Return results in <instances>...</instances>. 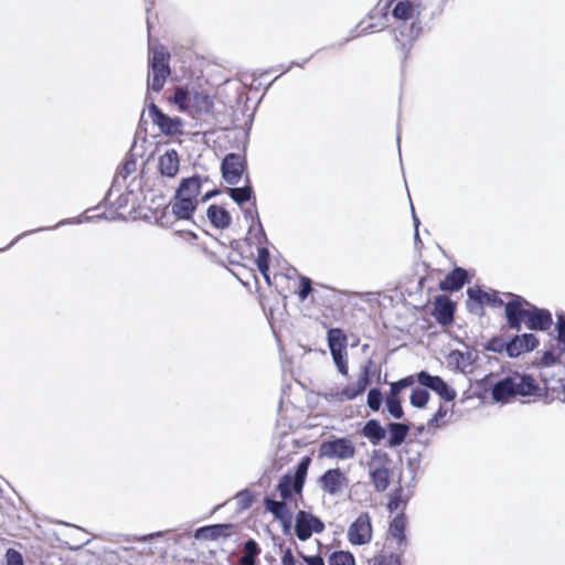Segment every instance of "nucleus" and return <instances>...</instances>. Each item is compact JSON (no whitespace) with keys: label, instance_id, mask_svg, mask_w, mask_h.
<instances>
[{"label":"nucleus","instance_id":"1","mask_svg":"<svg viewBox=\"0 0 565 565\" xmlns=\"http://www.w3.org/2000/svg\"><path fill=\"white\" fill-rule=\"evenodd\" d=\"M505 316L509 327L515 330L521 329V322L530 330H547L552 324L550 311L531 306L522 297L514 296L512 300L505 303Z\"/></svg>","mask_w":565,"mask_h":565},{"label":"nucleus","instance_id":"2","mask_svg":"<svg viewBox=\"0 0 565 565\" xmlns=\"http://www.w3.org/2000/svg\"><path fill=\"white\" fill-rule=\"evenodd\" d=\"M539 390L531 375L514 373L498 381L492 388V398L497 403H507L515 395L530 396Z\"/></svg>","mask_w":565,"mask_h":565},{"label":"nucleus","instance_id":"3","mask_svg":"<svg viewBox=\"0 0 565 565\" xmlns=\"http://www.w3.org/2000/svg\"><path fill=\"white\" fill-rule=\"evenodd\" d=\"M169 53L164 47L150 49L149 56V72H148V87L156 93H159L164 84L167 77L170 75Z\"/></svg>","mask_w":565,"mask_h":565},{"label":"nucleus","instance_id":"4","mask_svg":"<svg viewBox=\"0 0 565 565\" xmlns=\"http://www.w3.org/2000/svg\"><path fill=\"white\" fill-rule=\"evenodd\" d=\"M356 455L354 443L348 437H333L324 440L319 447V457L330 460L347 461Z\"/></svg>","mask_w":565,"mask_h":565},{"label":"nucleus","instance_id":"5","mask_svg":"<svg viewBox=\"0 0 565 565\" xmlns=\"http://www.w3.org/2000/svg\"><path fill=\"white\" fill-rule=\"evenodd\" d=\"M173 100L181 111L195 108L198 111L207 113L212 107V100L209 95L184 87H178L175 89Z\"/></svg>","mask_w":565,"mask_h":565},{"label":"nucleus","instance_id":"6","mask_svg":"<svg viewBox=\"0 0 565 565\" xmlns=\"http://www.w3.org/2000/svg\"><path fill=\"white\" fill-rule=\"evenodd\" d=\"M246 168L245 157L239 153H227L221 166L223 179L232 185L238 184Z\"/></svg>","mask_w":565,"mask_h":565},{"label":"nucleus","instance_id":"7","mask_svg":"<svg viewBox=\"0 0 565 565\" xmlns=\"http://www.w3.org/2000/svg\"><path fill=\"white\" fill-rule=\"evenodd\" d=\"M469 300L467 307L471 312L481 313L483 303L491 305L493 307H500L503 305L502 299L495 291H484L478 287H470L467 290Z\"/></svg>","mask_w":565,"mask_h":565},{"label":"nucleus","instance_id":"8","mask_svg":"<svg viewBox=\"0 0 565 565\" xmlns=\"http://www.w3.org/2000/svg\"><path fill=\"white\" fill-rule=\"evenodd\" d=\"M324 530L323 522L317 516L299 511L296 515L295 532L300 541H307L312 533H321Z\"/></svg>","mask_w":565,"mask_h":565},{"label":"nucleus","instance_id":"9","mask_svg":"<svg viewBox=\"0 0 565 565\" xmlns=\"http://www.w3.org/2000/svg\"><path fill=\"white\" fill-rule=\"evenodd\" d=\"M349 542L353 545H365L372 540V525L367 513H361L349 526Z\"/></svg>","mask_w":565,"mask_h":565},{"label":"nucleus","instance_id":"10","mask_svg":"<svg viewBox=\"0 0 565 565\" xmlns=\"http://www.w3.org/2000/svg\"><path fill=\"white\" fill-rule=\"evenodd\" d=\"M416 376L418 383L422 386L436 392L446 402H451L456 398V391L451 388L441 377L430 375L426 371L419 372Z\"/></svg>","mask_w":565,"mask_h":565},{"label":"nucleus","instance_id":"11","mask_svg":"<svg viewBox=\"0 0 565 565\" xmlns=\"http://www.w3.org/2000/svg\"><path fill=\"white\" fill-rule=\"evenodd\" d=\"M319 483L326 493L337 495L348 488L349 479L339 468H333L320 477Z\"/></svg>","mask_w":565,"mask_h":565},{"label":"nucleus","instance_id":"12","mask_svg":"<svg viewBox=\"0 0 565 565\" xmlns=\"http://www.w3.org/2000/svg\"><path fill=\"white\" fill-rule=\"evenodd\" d=\"M148 114L154 125L160 131L168 136H173L181 132L182 121L180 118H171L163 114L157 105L151 103L148 107Z\"/></svg>","mask_w":565,"mask_h":565},{"label":"nucleus","instance_id":"13","mask_svg":"<svg viewBox=\"0 0 565 565\" xmlns=\"http://www.w3.org/2000/svg\"><path fill=\"white\" fill-rule=\"evenodd\" d=\"M539 344L536 337L532 333H524L514 337L505 344V351L509 356L516 358L524 352L534 350Z\"/></svg>","mask_w":565,"mask_h":565},{"label":"nucleus","instance_id":"14","mask_svg":"<svg viewBox=\"0 0 565 565\" xmlns=\"http://www.w3.org/2000/svg\"><path fill=\"white\" fill-rule=\"evenodd\" d=\"M180 169V158L174 149L167 150L159 157L158 170L162 177L174 178Z\"/></svg>","mask_w":565,"mask_h":565},{"label":"nucleus","instance_id":"15","mask_svg":"<svg viewBox=\"0 0 565 565\" xmlns=\"http://www.w3.org/2000/svg\"><path fill=\"white\" fill-rule=\"evenodd\" d=\"M369 473L372 484L379 492L385 491L390 486V470L383 463L372 461L369 463Z\"/></svg>","mask_w":565,"mask_h":565},{"label":"nucleus","instance_id":"16","mask_svg":"<svg viewBox=\"0 0 565 565\" xmlns=\"http://www.w3.org/2000/svg\"><path fill=\"white\" fill-rule=\"evenodd\" d=\"M201 191V181L199 177L183 179L177 190L175 195L198 204V195Z\"/></svg>","mask_w":565,"mask_h":565},{"label":"nucleus","instance_id":"17","mask_svg":"<svg viewBox=\"0 0 565 565\" xmlns=\"http://www.w3.org/2000/svg\"><path fill=\"white\" fill-rule=\"evenodd\" d=\"M232 524H215L200 527L195 531V539L198 540H216L221 536H230L233 530Z\"/></svg>","mask_w":565,"mask_h":565},{"label":"nucleus","instance_id":"18","mask_svg":"<svg viewBox=\"0 0 565 565\" xmlns=\"http://www.w3.org/2000/svg\"><path fill=\"white\" fill-rule=\"evenodd\" d=\"M434 316L443 324L451 323L454 319V305L445 296H439L435 300Z\"/></svg>","mask_w":565,"mask_h":565},{"label":"nucleus","instance_id":"19","mask_svg":"<svg viewBox=\"0 0 565 565\" xmlns=\"http://www.w3.org/2000/svg\"><path fill=\"white\" fill-rule=\"evenodd\" d=\"M467 277V271L462 268H456L451 273H449L444 280L440 281V289L447 291H456L459 290Z\"/></svg>","mask_w":565,"mask_h":565},{"label":"nucleus","instance_id":"20","mask_svg":"<svg viewBox=\"0 0 565 565\" xmlns=\"http://www.w3.org/2000/svg\"><path fill=\"white\" fill-rule=\"evenodd\" d=\"M265 509L270 512L276 520L281 523H288L292 519L291 511L287 508L285 502H279L270 498L264 500Z\"/></svg>","mask_w":565,"mask_h":565},{"label":"nucleus","instance_id":"21","mask_svg":"<svg viewBox=\"0 0 565 565\" xmlns=\"http://www.w3.org/2000/svg\"><path fill=\"white\" fill-rule=\"evenodd\" d=\"M195 209L196 204L190 200L178 198V195H175L174 202L171 203V212L179 220H190Z\"/></svg>","mask_w":565,"mask_h":565},{"label":"nucleus","instance_id":"22","mask_svg":"<svg viewBox=\"0 0 565 565\" xmlns=\"http://www.w3.org/2000/svg\"><path fill=\"white\" fill-rule=\"evenodd\" d=\"M206 214L210 222L217 228H226L231 224L232 217L222 206L211 205L209 206Z\"/></svg>","mask_w":565,"mask_h":565},{"label":"nucleus","instance_id":"23","mask_svg":"<svg viewBox=\"0 0 565 565\" xmlns=\"http://www.w3.org/2000/svg\"><path fill=\"white\" fill-rule=\"evenodd\" d=\"M405 530H406V518L403 514L396 515L390 524L388 533H390L391 537L396 541L398 546L406 544Z\"/></svg>","mask_w":565,"mask_h":565},{"label":"nucleus","instance_id":"24","mask_svg":"<svg viewBox=\"0 0 565 565\" xmlns=\"http://www.w3.org/2000/svg\"><path fill=\"white\" fill-rule=\"evenodd\" d=\"M388 430H390L388 446L397 447L404 443V440L409 431V427H408V425L403 424V423H390Z\"/></svg>","mask_w":565,"mask_h":565},{"label":"nucleus","instance_id":"25","mask_svg":"<svg viewBox=\"0 0 565 565\" xmlns=\"http://www.w3.org/2000/svg\"><path fill=\"white\" fill-rule=\"evenodd\" d=\"M362 435L369 438L374 445L385 438L386 431L375 419L369 420L363 429Z\"/></svg>","mask_w":565,"mask_h":565},{"label":"nucleus","instance_id":"26","mask_svg":"<svg viewBox=\"0 0 565 565\" xmlns=\"http://www.w3.org/2000/svg\"><path fill=\"white\" fill-rule=\"evenodd\" d=\"M393 17L397 20L408 21L414 18L415 6L409 0L398 1L393 9Z\"/></svg>","mask_w":565,"mask_h":565},{"label":"nucleus","instance_id":"27","mask_svg":"<svg viewBox=\"0 0 565 565\" xmlns=\"http://www.w3.org/2000/svg\"><path fill=\"white\" fill-rule=\"evenodd\" d=\"M260 548L255 540L250 539L244 544V555L239 559L241 565H255V557L259 555Z\"/></svg>","mask_w":565,"mask_h":565},{"label":"nucleus","instance_id":"28","mask_svg":"<svg viewBox=\"0 0 565 565\" xmlns=\"http://www.w3.org/2000/svg\"><path fill=\"white\" fill-rule=\"evenodd\" d=\"M296 479L291 475H285L280 479L277 489L282 500L291 498V492H296Z\"/></svg>","mask_w":565,"mask_h":565},{"label":"nucleus","instance_id":"29","mask_svg":"<svg viewBox=\"0 0 565 565\" xmlns=\"http://www.w3.org/2000/svg\"><path fill=\"white\" fill-rule=\"evenodd\" d=\"M328 344L330 351L347 349V337L340 329H331L328 332Z\"/></svg>","mask_w":565,"mask_h":565},{"label":"nucleus","instance_id":"30","mask_svg":"<svg viewBox=\"0 0 565 565\" xmlns=\"http://www.w3.org/2000/svg\"><path fill=\"white\" fill-rule=\"evenodd\" d=\"M449 359L452 363L456 364V367L461 372H467V370L471 366L472 360L470 353H463L460 351H452L449 355Z\"/></svg>","mask_w":565,"mask_h":565},{"label":"nucleus","instance_id":"31","mask_svg":"<svg viewBox=\"0 0 565 565\" xmlns=\"http://www.w3.org/2000/svg\"><path fill=\"white\" fill-rule=\"evenodd\" d=\"M227 192L237 204L249 201L253 194V190L249 185H244L242 188H228Z\"/></svg>","mask_w":565,"mask_h":565},{"label":"nucleus","instance_id":"32","mask_svg":"<svg viewBox=\"0 0 565 565\" xmlns=\"http://www.w3.org/2000/svg\"><path fill=\"white\" fill-rule=\"evenodd\" d=\"M329 565H355L352 553L347 551L333 552L328 559Z\"/></svg>","mask_w":565,"mask_h":565},{"label":"nucleus","instance_id":"33","mask_svg":"<svg viewBox=\"0 0 565 565\" xmlns=\"http://www.w3.org/2000/svg\"><path fill=\"white\" fill-rule=\"evenodd\" d=\"M429 399V393L426 387H415L412 391L409 401L414 407L422 408L424 407Z\"/></svg>","mask_w":565,"mask_h":565},{"label":"nucleus","instance_id":"34","mask_svg":"<svg viewBox=\"0 0 565 565\" xmlns=\"http://www.w3.org/2000/svg\"><path fill=\"white\" fill-rule=\"evenodd\" d=\"M310 459L303 458L299 465L297 466V470L295 475L292 476L296 479V493H300L303 488L305 483V477L307 475L308 466H309Z\"/></svg>","mask_w":565,"mask_h":565},{"label":"nucleus","instance_id":"35","mask_svg":"<svg viewBox=\"0 0 565 565\" xmlns=\"http://www.w3.org/2000/svg\"><path fill=\"white\" fill-rule=\"evenodd\" d=\"M330 352L338 371L343 375H348L349 367L344 359L347 354V349H337Z\"/></svg>","mask_w":565,"mask_h":565},{"label":"nucleus","instance_id":"36","mask_svg":"<svg viewBox=\"0 0 565 565\" xmlns=\"http://www.w3.org/2000/svg\"><path fill=\"white\" fill-rule=\"evenodd\" d=\"M386 408L391 416H393L396 419H399L403 417L404 412L401 405V402L397 396L388 395L386 398Z\"/></svg>","mask_w":565,"mask_h":565},{"label":"nucleus","instance_id":"37","mask_svg":"<svg viewBox=\"0 0 565 565\" xmlns=\"http://www.w3.org/2000/svg\"><path fill=\"white\" fill-rule=\"evenodd\" d=\"M382 402H383L382 392L376 387L371 388L367 393V401H366L370 409H372L373 412H377L382 405Z\"/></svg>","mask_w":565,"mask_h":565},{"label":"nucleus","instance_id":"38","mask_svg":"<svg viewBox=\"0 0 565 565\" xmlns=\"http://www.w3.org/2000/svg\"><path fill=\"white\" fill-rule=\"evenodd\" d=\"M414 382H415L414 376H407L397 382H393L391 384L390 394L398 397V394L401 393V391L408 386H412L414 384Z\"/></svg>","mask_w":565,"mask_h":565},{"label":"nucleus","instance_id":"39","mask_svg":"<svg viewBox=\"0 0 565 565\" xmlns=\"http://www.w3.org/2000/svg\"><path fill=\"white\" fill-rule=\"evenodd\" d=\"M364 392L356 385H348L339 394L340 399L351 401L363 394Z\"/></svg>","mask_w":565,"mask_h":565},{"label":"nucleus","instance_id":"40","mask_svg":"<svg viewBox=\"0 0 565 565\" xmlns=\"http://www.w3.org/2000/svg\"><path fill=\"white\" fill-rule=\"evenodd\" d=\"M557 340L558 347L562 352H565V315L557 316Z\"/></svg>","mask_w":565,"mask_h":565},{"label":"nucleus","instance_id":"41","mask_svg":"<svg viewBox=\"0 0 565 565\" xmlns=\"http://www.w3.org/2000/svg\"><path fill=\"white\" fill-rule=\"evenodd\" d=\"M268 257H269V253H268L267 248L258 249L257 265H258L259 270L264 274V276L267 280L269 279L266 274V271L268 270V267H269Z\"/></svg>","mask_w":565,"mask_h":565},{"label":"nucleus","instance_id":"42","mask_svg":"<svg viewBox=\"0 0 565 565\" xmlns=\"http://www.w3.org/2000/svg\"><path fill=\"white\" fill-rule=\"evenodd\" d=\"M371 364L372 361H369L367 365L363 366L362 372L355 383L363 392H365L366 387L370 385Z\"/></svg>","mask_w":565,"mask_h":565},{"label":"nucleus","instance_id":"43","mask_svg":"<svg viewBox=\"0 0 565 565\" xmlns=\"http://www.w3.org/2000/svg\"><path fill=\"white\" fill-rule=\"evenodd\" d=\"M377 565H401V558L396 554H381L375 558Z\"/></svg>","mask_w":565,"mask_h":565},{"label":"nucleus","instance_id":"44","mask_svg":"<svg viewBox=\"0 0 565 565\" xmlns=\"http://www.w3.org/2000/svg\"><path fill=\"white\" fill-rule=\"evenodd\" d=\"M7 563L8 565H23L22 555L15 550H8L7 552Z\"/></svg>","mask_w":565,"mask_h":565},{"label":"nucleus","instance_id":"45","mask_svg":"<svg viewBox=\"0 0 565 565\" xmlns=\"http://www.w3.org/2000/svg\"><path fill=\"white\" fill-rule=\"evenodd\" d=\"M312 288H311V280L307 277H302L301 278V287H300V290L298 292L299 297L301 300H305L309 294L311 292Z\"/></svg>","mask_w":565,"mask_h":565},{"label":"nucleus","instance_id":"46","mask_svg":"<svg viewBox=\"0 0 565 565\" xmlns=\"http://www.w3.org/2000/svg\"><path fill=\"white\" fill-rule=\"evenodd\" d=\"M447 415V409L440 406L437 413L429 419L428 426H439V420L443 419Z\"/></svg>","mask_w":565,"mask_h":565},{"label":"nucleus","instance_id":"47","mask_svg":"<svg viewBox=\"0 0 565 565\" xmlns=\"http://www.w3.org/2000/svg\"><path fill=\"white\" fill-rule=\"evenodd\" d=\"M505 344L507 343L503 342L502 340L494 339L489 342L487 349L494 352H502L503 350H505Z\"/></svg>","mask_w":565,"mask_h":565},{"label":"nucleus","instance_id":"48","mask_svg":"<svg viewBox=\"0 0 565 565\" xmlns=\"http://www.w3.org/2000/svg\"><path fill=\"white\" fill-rule=\"evenodd\" d=\"M282 565H295V557L290 550H287L281 557Z\"/></svg>","mask_w":565,"mask_h":565},{"label":"nucleus","instance_id":"49","mask_svg":"<svg viewBox=\"0 0 565 565\" xmlns=\"http://www.w3.org/2000/svg\"><path fill=\"white\" fill-rule=\"evenodd\" d=\"M303 561L308 565H324V562L320 556H303Z\"/></svg>","mask_w":565,"mask_h":565},{"label":"nucleus","instance_id":"50","mask_svg":"<svg viewBox=\"0 0 565 565\" xmlns=\"http://www.w3.org/2000/svg\"><path fill=\"white\" fill-rule=\"evenodd\" d=\"M51 227H42V228H39V231H44V230H50ZM33 232H38V230L35 231H30V232H25V233H22L20 236L17 237V239L14 242H12L8 247L12 246L18 239H20L21 237L30 234V233H33Z\"/></svg>","mask_w":565,"mask_h":565},{"label":"nucleus","instance_id":"51","mask_svg":"<svg viewBox=\"0 0 565 565\" xmlns=\"http://www.w3.org/2000/svg\"><path fill=\"white\" fill-rule=\"evenodd\" d=\"M217 192L216 191H211V192H207L204 196H203V201H207L210 200L211 198H213Z\"/></svg>","mask_w":565,"mask_h":565},{"label":"nucleus","instance_id":"52","mask_svg":"<svg viewBox=\"0 0 565 565\" xmlns=\"http://www.w3.org/2000/svg\"><path fill=\"white\" fill-rule=\"evenodd\" d=\"M413 220H414L415 230H418L419 220L417 218V216H416L414 211H413Z\"/></svg>","mask_w":565,"mask_h":565},{"label":"nucleus","instance_id":"53","mask_svg":"<svg viewBox=\"0 0 565 565\" xmlns=\"http://www.w3.org/2000/svg\"><path fill=\"white\" fill-rule=\"evenodd\" d=\"M290 525H291V520H289L288 523H282L285 533L289 532Z\"/></svg>","mask_w":565,"mask_h":565},{"label":"nucleus","instance_id":"54","mask_svg":"<svg viewBox=\"0 0 565 565\" xmlns=\"http://www.w3.org/2000/svg\"><path fill=\"white\" fill-rule=\"evenodd\" d=\"M415 241H419V234H418V230H415Z\"/></svg>","mask_w":565,"mask_h":565},{"label":"nucleus","instance_id":"55","mask_svg":"<svg viewBox=\"0 0 565 565\" xmlns=\"http://www.w3.org/2000/svg\"><path fill=\"white\" fill-rule=\"evenodd\" d=\"M65 223H68V221H61L55 227L62 225V224H65Z\"/></svg>","mask_w":565,"mask_h":565},{"label":"nucleus","instance_id":"56","mask_svg":"<svg viewBox=\"0 0 565 565\" xmlns=\"http://www.w3.org/2000/svg\"><path fill=\"white\" fill-rule=\"evenodd\" d=\"M290 68H291V65H289L288 67H286V68L284 70V72H288Z\"/></svg>","mask_w":565,"mask_h":565},{"label":"nucleus","instance_id":"57","mask_svg":"<svg viewBox=\"0 0 565 565\" xmlns=\"http://www.w3.org/2000/svg\"><path fill=\"white\" fill-rule=\"evenodd\" d=\"M7 248H8V247H6V249H7ZM1 250H4V248H0V252H1Z\"/></svg>","mask_w":565,"mask_h":565}]
</instances>
